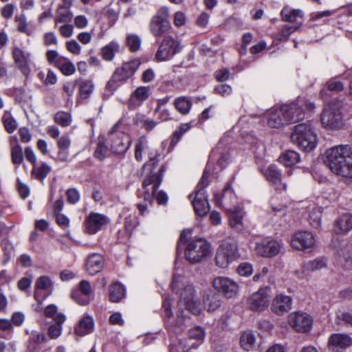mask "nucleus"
I'll return each instance as SVG.
<instances>
[{"instance_id": "f257e3e1", "label": "nucleus", "mask_w": 352, "mask_h": 352, "mask_svg": "<svg viewBox=\"0 0 352 352\" xmlns=\"http://www.w3.org/2000/svg\"><path fill=\"white\" fill-rule=\"evenodd\" d=\"M325 163L338 175L352 177V146L338 145L326 151Z\"/></svg>"}, {"instance_id": "f03ea898", "label": "nucleus", "mask_w": 352, "mask_h": 352, "mask_svg": "<svg viewBox=\"0 0 352 352\" xmlns=\"http://www.w3.org/2000/svg\"><path fill=\"white\" fill-rule=\"evenodd\" d=\"M149 160L146 162L143 168L151 167L148 174L146 175L142 182V188L144 189L143 199L146 201H151L153 194L156 189L159 188L163 180V174L166 171V166H161L157 172L155 171L159 160V155L157 152L150 151L148 153Z\"/></svg>"}, {"instance_id": "7ed1b4c3", "label": "nucleus", "mask_w": 352, "mask_h": 352, "mask_svg": "<svg viewBox=\"0 0 352 352\" xmlns=\"http://www.w3.org/2000/svg\"><path fill=\"white\" fill-rule=\"evenodd\" d=\"M187 233L183 231L179 236V243H184L185 258L190 263H197L206 259L211 252L210 243L202 238L187 239Z\"/></svg>"}, {"instance_id": "20e7f679", "label": "nucleus", "mask_w": 352, "mask_h": 352, "mask_svg": "<svg viewBox=\"0 0 352 352\" xmlns=\"http://www.w3.org/2000/svg\"><path fill=\"white\" fill-rule=\"evenodd\" d=\"M214 199L217 204H222L230 211L228 217L231 227L236 230H241L243 228V212L236 208V198L230 184L225 186L221 199H219L217 194L214 195Z\"/></svg>"}, {"instance_id": "39448f33", "label": "nucleus", "mask_w": 352, "mask_h": 352, "mask_svg": "<svg viewBox=\"0 0 352 352\" xmlns=\"http://www.w3.org/2000/svg\"><path fill=\"white\" fill-rule=\"evenodd\" d=\"M290 138L294 144L305 152L314 150L316 146V135L310 122L294 126Z\"/></svg>"}, {"instance_id": "423d86ee", "label": "nucleus", "mask_w": 352, "mask_h": 352, "mask_svg": "<svg viewBox=\"0 0 352 352\" xmlns=\"http://www.w3.org/2000/svg\"><path fill=\"white\" fill-rule=\"evenodd\" d=\"M315 108L314 102L304 97H298L294 102L282 106L287 124L303 120L304 109L313 111Z\"/></svg>"}, {"instance_id": "0eeeda50", "label": "nucleus", "mask_w": 352, "mask_h": 352, "mask_svg": "<svg viewBox=\"0 0 352 352\" xmlns=\"http://www.w3.org/2000/svg\"><path fill=\"white\" fill-rule=\"evenodd\" d=\"M239 257L237 244L232 239H227L222 241L217 250L215 263L218 267L226 268Z\"/></svg>"}, {"instance_id": "6e6552de", "label": "nucleus", "mask_w": 352, "mask_h": 352, "mask_svg": "<svg viewBox=\"0 0 352 352\" xmlns=\"http://www.w3.org/2000/svg\"><path fill=\"white\" fill-rule=\"evenodd\" d=\"M320 121L324 128L329 130H338L344 125L342 116L334 102L325 107L320 115Z\"/></svg>"}, {"instance_id": "1a4fd4ad", "label": "nucleus", "mask_w": 352, "mask_h": 352, "mask_svg": "<svg viewBox=\"0 0 352 352\" xmlns=\"http://www.w3.org/2000/svg\"><path fill=\"white\" fill-rule=\"evenodd\" d=\"M149 29L152 34L159 38L163 35H169L171 25L168 21V12L167 8H161L152 17Z\"/></svg>"}, {"instance_id": "9d476101", "label": "nucleus", "mask_w": 352, "mask_h": 352, "mask_svg": "<svg viewBox=\"0 0 352 352\" xmlns=\"http://www.w3.org/2000/svg\"><path fill=\"white\" fill-rule=\"evenodd\" d=\"M140 63L138 59L124 63L121 67H118L115 70L111 79L107 82V87L111 89H115L117 83L126 81L135 74Z\"/></svg>"}, {"instance_id": "9b49d317", "label": "nucleus", "mask_w": 352, "mask_h": 352, "mask_svg": "<svg viewBox=\"0 0 352 352\" xmlns=\"http://www.w3.org/2000/svg\"><path fill=\"white\" fill-rule=\"evenodd\" d=\"M181 48L180 44L177 39L170 34L165 35L155 54V58L157 61L169 60L175 54H177Z\"/></svg>"}, {"instance_id": "f8f14e48", "label": "nucleus", "mask_w": 352, "mask_h": 352, "mask_svg": "<svg viewBox=\"0 0 352 352\" xmlns=\"http://www.w3.org/2000/svg\"><path fill=\"white\" fill-rule=\"evenodd\" d=\"M178 305L181 309L184 308L194 315L200 314V303L192 285H188L182 290Z\"/></svg>"}, {"instance_id": "ddd939ff", "label": "nucleus", "mask_w": 352, "mask_h": 352, "mask_svg": "<svg viewBox=\"0 0 352 352\" xmlns=\"http://www.w3.org/2000/svg\"><path fill=\"white\" fill-rule=\"evenodd\" d=\"M213 288L226 298H235L239 289L238 283L226 276H217L212 282Z\"/></svg>"}, {"instance_id": "4468645a", "label": "nucleus", "mask_w": 352, "mask_h": 352, "mask_svg": "<svg viewBox=\"0 0 352 352\" xmlns=\"http://www.w3.org/2000/svg\"><path fill=\"white\" fill-rule=\"evenodd\" d=\"M118 126L115 124L109 133L110 135V149L117 155H123L129 148L131 143L130 138L124 133H116L114 131Z\"/></svg>"}, {"instance_id": "2eb2a0df", "label": "nucleus", "mask_w": 352, "mask_h": 352, "mask_svg": "<svg viewBox=\"0 0 352 352\" xmlns=\"http://www.w3.org/2000/svg\"><path fill=\"white\" fill-rule=\"evenodd\" d=\"M270 288L266 287L253 293L248 299V305L251 310L261 311L266 309L270 301L269 292Z\"/></svg>"}, {"instance_id": "dca6fc26", "label": "nucleus", "mask_w": 352, "mask_h": 352, "mask_svg": "<svg viewBox=\"0 0 352 352\" xmlns=\"http://www.w3.org/2000/svg\"><path fill=\"white\" fill-rule=\"evenodd\" d=\"M289 324L297 332L305 333L311 330L312 318L304 312H294L288 316Z\"/></svg>"}, {"instance_id": "f3484780", "label": "nucleus", "mask_w": 352, "mask_h": 352, "mask_svg": "<svg viewBox=\"0 0 352 352\" xmlns=\"http://www.w3.org/2000/svg\"><path fill=\"white\" fill-rule=\"evenodd\" d=\"M110 222L109 219L104 214L91 212L85 218V231L89 234H95Z\"/></svg>"}, {"instance_id": "a211bd4d", "label": "nucleus", "mask_w": 352, "mask_h": 352, "mask_svg": "<svg viewBox=\"0 0 352 352\" xmlns=\"http://www.w3.org/2000/svg\"><path fill=\"white\" fill-rule=\"evenodd\" d=\"M12 54L17 68L24 76H28L31 72V53L25 52L19 47H14L12 49Z\"/></svg>"}, {"instance_id": "6ab92c4d", "label": "nucleus", "mask_w": 352, "mask_h": 352, "mask_svg": "<svg viewBox=\"0 0 352 352\" xmlns=\"http://www.w3.org/2000/svg\"><path fill=\"white\" fill-rule=\"evenodd\" d=\"M315 244V238L309 232H298L291 239V245L298 250L311 248Z\"/></svg>"}, {"instance_id": "aec40b11", "label": "nucleus", "mask_w": 352, "mask_h": 352, "mask_svg": "<svg viewBox=\"0 0 352 352\" xmlns=\"http://www.w3.org/2000/svg\"><path fill=\"white\" fill-rule=\"evenodd\" d=\"M280 245L278 241L268 239L256 243L255 246L256 252L263 257H272L276 256L280 251Z\"/></svg>"}, {"instance_id": "412c9836", "label": "nucleus", "mask_w": 352, "mask_h": 352, "mask_svg": "<svg viewBox=\"0 0 352 352\" xmlns=\"http://www.w3.org/2000/svg\"><path fill=\"white\" fill-rule=\"evenodd\" d=\"M91 293L92 289L90 283L82 280L78 285V289L72 291L71 295L77 303L80 305H85L89 303Z\"/></svg>"}, {"instance_id": "4be33fe9", "label": "nucleus", "mask_w": 352, "mask_h": 352, "mask_svg": "<svg viewBox=\"0 0 352 352\" xmlns=\"http://www.w3.org/2000/svg\"><path fill=\"white\" fill-rule=\"evenodd\" d=\"M151 94L150 87L140 86L137 87L131 94L128 101V107L130 109H135L146 101Z\"/></svg>"}, {"instance_id": "5701e85b", "label": "nucleus", "mask_w": 352, "mask_h": 352, "mask_svg": "<svg viewBox=\"0 0 352 352\" xmlns=\"http://www.w3.org/2000/svg\"><path fill=\"white\" fill-rule=\"evenodd\" d=\"M192 204L197 215L200 217L206 215L209 212L210 206L206 195V191L203 189L195 190Z\"/></svg>"}, {"instance_id": "b1692460", "label": "nucleus", "mask_w": 352, "mask_h": 352, "mask_svg": "<svg viewBox=\"0 0 352 352\" xmlns=\"http://www.w3.org/2000/svg\"><path fill=\"white\" fill-rule=\"evenodd\" d=\"M292 299L290 296L278 294L272 302L271 310L277 315H283L292 309Z\"/></svg>"}, {"instance_id": "393cba45", "label": "nucleus", "mask_w": 352, "mask_h": 352, "mask_svg": "<svg viewBox=\"0 0 352 352\" xmlns=\"http://www.w3.org/2000/svg\"><path fill=\"white\" fill-rule=\"evenodd\" d=\"M265 178L272 183L278 191H285L287 184L281 181L280 172L274 166L271 165L264 171Z\"/></svg>"}, {"instance_id": "a878e982", "label": "nucleus", "mask_w": 352, "mask_h": 352, "mask_svg": "<svg viewBox=\"0 0 352 352\" xmlns=\"http://www.w3.org/2000/svg\"><path fill=\"white\" fill-rule=\"evenodd\" d=\"M334 232L338 234H345L352 230V214L344 213L337 218L333 225Z\"/></svg>"}, {"instance_id": "bb28decb", "label": "nucleus", "mask_w": 352, "mask_h": 352, "mask_svg": "<svg viewBox=\"0 0 352 352\" xmlns=\"http://www.w3.org/2000/svg\"><path fill=\"white\" fill-rule=\"evenodd\" d=\"M203 302L205 309L208 312H213L221 307V298L219 294L208 291L204 294Z\"/></svg>"}, {"instance_id": "cd10ccee", "label": "nucleus", "mask_w": 352, "mask_h": 352, "mask_svg": "<svg viewBox=\"0 0 352 352\" xmlns=\"http://www.w3.org/2000/svg\"><path fill=\"white\" fill-rule=\"evenodd\" d=\"M280 16L284 21L300 25L303 21L304 14L300 9H291L289 7L285 6L282 9Z\"/></svg>"}, {"instance_id": "c85d7f7f", "label": "nucleus", "mask_w": 352, "mask_h": 352, "mask_svg": "<svg viewBox=\"0 0 352 352\" xmlns=\"http://www.w3.org/2000/svg\"><path fill=\"white\" fill-rule=\"evenodd\" d=\"M104 265V258L99 254H92L87 259L86 269L90 275H95L100 272Z\"/></svg>"}, {"instance_id": "c756f323", "label": "nucleus", "mask_w": 352, "mask_h": 352, "mask_svg": "<svg viewBox=\"0 0 352 352\" xmlns=\"http://www.w3.org/2000/svg\"><path fill=\"white\" fill-rule=\"evenodd\" d=\"M109 300L113 303L120 302L126 297V288L119 282L113 283L109 287Z\"/></svg>"}, {"instance_id": "7c9ffc66", "label": "nucleus", "mask_w": 352, "mask_h": 352, "mask_svg": "<svg viewBox=\"0 0 352 352\" xmlns=\"http://www.w3.org/2000/svg\"><path fill=\"white\" fill-rule=\"evenodd\" d=\"M71 139L67 135L61 136L57 141L58 153L57 160L60 162H67L69 158V149L71 146Z\"/></svg>"}, {"instance_id": "2f4dec72", "label": "nucleus", "mask_w": 352, "mask_h": 352, "mask_svg": "<svg viewBox=\"0 0 352 352\" xmlns=\"http://www.w3.org/2000/svg\"><path fill=\"white\" fill-rule=\"evenodd\" d=\"M267 124L271 128H279L287 124L282 107L280 109H272L268 113Z\"/></svg>"}, {"instance_id": "473e14b6", "label": "nucleus", "mask_w": 352, "mask_h": 352, "mask_svg": "<svg viewBox=\"0 0 352 352\" xmlns=\"http://www.w3.org/2000/svg\"><path fill=\"white\" fill-rule=\"evenodd\" d=\"M94 322L91 316H85L82 317L74 328V332L76 335L83 336L91 333L94 330Z\"/></svg>"}, {"instance_id": "72a5a7b5", "label": "nucleus", "mask_w": 352, "mask_h": 352, "mask_svg": "<svg viewBox=\"0 0 352 352\" xmlns=\"http://www.w3.org/2000/svg\"><path fill=\"white\" fill-rule=\"evenodd\" d=\"M66 317L63 314L58 313L54 318L55 323L49 326L47 334L50 338L52 340L57 339L62 333L63 324L65 322Z\"/></svg>"}, {"instance_id": "f704fd0d", "label": "nucleus", "mask_w": 352, "mask_h": 352, "mask_svg": "<svg viewBox=\"0 0 352 352\" xmlns=\"http://www.w3.org/2000/svg\"><path fill=\"white\" fill-rule=\"evenodd\" d=\"M351 342V338L345 333H333L329 337L328 340L329 346L341 349L349 346Z\"/></svg>"}, {"instance_id": "c9c22d12", "label": "nucleus", "mask_w": 352, "mask_h": 352, "mask_svg": "<svg viewBox=\"0 0 352 352\" xmlns=\"http://www.w3.org/2000/svg\"><path fill=\"white\" fill-rule=\"evenodd\" d=\"M205 337L204 329L197 327L189 331V338L187 345L190 348L197 349L203 342Z\"/></svg>"}, {"instance_id": "e433bc0d", "label": "nucleus", "mask_w": 352, "mask_h": 352, "mask_svg": "<svg viewBox=\"0 0 352 352\" xmlns=\"http://www.w3.org/2000/svg\"><path fill=\"white\" fill-rule=\"evenodd\" d=\"M173 106L180 114L185 116L190 112L192 102L190 97L180 96L174 100Z\"/></svg>"}, {"instance_id": "4c0bfd02", "label": "nucleus", "mask_w": 352, "mask_h": 352, "mask_svg": "<svg viewBox=\"0 0 352 352\" xmlns=\"http://www.w3.org/2000/svg\"><path fill=\"white\" fill-rule=\"evenodd\" d=\"M119 50L120 45L116 41H111L102 48V57L107 61H111L113 59L115 54L119 52Z\"/></svg>"}, {"instance_id": "58836bf2", "label": "nucleus", "mask_w": 352, "mask_h": 352, "mask_svg": "<svg viewBox=\"0 0 352 352\" xmlns=\"http://www.w3.org/2000/svg\"><path fill=\"white\" fill-rule=\"evenodd\" d=\"M278 160L285 166H292L298 162L300 155L297 152L289 150L280 155Z\"/></svg>"}, {"instance_id": "ea45409f", "label": "nucleus", "mask_w": 352, "mask_h": 352, "mask_svg": "<svg viewBox=\"0 0 352 352\" xmlns=\"http://www.w3.org/2000/svg\"><path fill=\"white\" fill-rule=\"evenodd\" d=\"M35 289L43 290L45 292V296H48L52 292L53 283L48 276H40L35 283Z\"/></svg>"}, {"instance_id": "a19ab883", "label": "nucleus", "mask_w": 352, "mask_h": 352, "mask_svg": "<svg viewBox=\"0 0 352 352\" xmlns=\"http://www.w3.org/2000/svg\"><path fill=\"white\" fill-rule=\"evenodd\" d=\"M256 338L254 333L251 331L243 332L240 338V344L245 351L252 350L255 344Z\"/></svg>"}, {"instance_id": "79ce46f5", "label": "nucleus", "mask_w": 352, "mask_h": 352, "mask_svg": "<svg viewBox=\"0 0 352 352\" xmlns=\"http://www.w3.org/2000/svg\"><path fill=\"white\" fill-rule=\"evenodd\" d=\"M326 266L325 262L321 258L309 261L302 265V273L308 274L310 272L320 270Z\"/></svg>"}, {"instance_id": "37998d69", "label": "nucleus", "mask_w": 352, "mask_h": 352, "mask_svg": "<svg viewBox=\"0 0 352 352\" xmlns=\"http://www.w3.org/2000/svg\"><path fill=\"white\" fill-rule=\"evenodd\" d=\"M14 23H16V29L19 32L23 33L28 36H30L32 34V31L29 28L25 14L21 13L19 15H16L14 17Z\"/></svg>"}, {"instance_id": "c03bdc74", "label": "nucleus", "mask_w": 352, "mask_h": 352, "mask_svg": "<svg viewBox=\"0 0 352 352\" xmlns=\"http://www.w3.org/2000/svg\"><path fill=\"white\" fill-rule=\"evenodd\" d=\"M1 120L6 131L9 133H13L17 128V122L9 111L3 112Z\"/></svg>"}, {"instance_id": "a18cd8bd", "label": "nucleus", "mask_w": 352, "mask_h": 352, "mask_svg": "<svg viewBox=\"0 0 352 352\" xmlns=\"http://www.w3.org/2000/svg\"><path fill=\"white\" fill-rule=\"evenodd\" d=\"M149 146L148 140L145 136H141L135 144V158L138 162H142L143 160L142 152L143 151L148 150Z\"/></svg>"}, {"instance_id": "49530a36", "label": "nucleus", "mask_w": 352, "mask_h": 352, "mask_svg": "<svg viewBox=\"0 0 352 352\" xmlns=\"http://www.w3.org/2000/svg\"><path fill=\"white\" fill-rule=\"evenodd\" d=\"M93 155L100 162L109 156V148L102 140H99L97 142Z\"/></svg>"}, {"instance_id": "de8ad7c7", "label": "nucleus", "mask_w": 352, "mask_h": 352, "mask_svg": "<svg viewBox=\"0 0 352 352\" xmlns=\"http://www.w3.org/2000/svg\"><path fill=\"white\" fill-rule=\"evenodd\" d=\"M57 67L65 76H70L76 72L74 64L69 59L64 57L62 61L57 63Z\"/></svg>"}, {"instance_id": "09e8293b", "label": "nucleus", "mask_w": 352, "mask_h": 352, "mask_svg": "<svg viewBox=\"0 0 352 352\" xmlns=\"http://www.w3.org/2000/svg\"><path fill=\"white\" fill-rule=\"evenodd\" d=\"M51 170L52 169L50 166L46 163L43 162L39 166H37L36 164L33 166L32 173L37 179L43 181V179L51 172Z\"/></svg>"}, {"instance_id": "8fccbe9b", "label": "nucleus", "mask_w": 352, "mask_h": 352, "mask_svg": "<svg viewBox=\"0 0 352 352\" xmlns=\"http://www.w3.org/2000/svg\"><path fill=\"white\" fill-rule=\"evenodd\" d=\"M326 85L327 90L322 89L320 92V96L322 98H324L327 95V91L339 92L344 89V85L341 81L336 80V79H331L327 82Z\"/></svg>"}, {"instance_id": "3c124183", "label": "nucleus", "mask_w": 352, "mask_h": 352, "mask_svg": "<svg viewBox=\"0 0 352 352\" xmlns=\"http://www.w3.org/2000/svg\"><path fill=\"white\" fill-rule=\"evenodd\" d=\"M142 40L140 37L135 34H128L126 38V44L131 52H136L140 49Z\"/></svg>"}, {"instance_id": "603ef678", "label": "nucleus", "mask_w": 352, "mask_h": 352, "mask_svg": "<svg viewBox=\"0 0 352 352\" xmlns=\"http://www.w3.org/2000/svg\"><path fill=\"white\" fill-rule=\"evenodd\" d=\"M298 25H285L280 28L279 32L276 38L280 41H286L289 36L298 28Z\"/></svg>"}, {"instance_id": "864d4df0", "label": "nucleus", "mask_w": 352, "mask_h": 352, "mask_svg": "<svg viewBox=\"0 0 352 352\" xmlns=\"http://www.w3.org/2000/svg\"><path fill=\"white\" fill-rule=\"evenodd\" d=\"M23 153L21 146L19 144L11 147V159L15 165H20L23 162Z\"/></svg>"}, {"instance_id": "5fc2aeb1", "label": "nucleus", "mask_w": 352, "mask_h": 352, "mask_svg": "<svg viewBox=\"0 0 352 352\" xmlns=\"http://www.w3.org/2000/svg\"><path fill=\"white\" fill-rule=\"evenodd\" d=\"M25 333L29 336V341L35 344H41L47 341L45 333L34 330L26 329Z\"/></svg>"}, {"instance_id": "6e6d98bb", "label": "nucleus", "mask_w": 352, "mask_h": 352, "mask_svg": "<svg viewBox=\"0 0 352 352\" xmlns=\"http://www.w3.org/2000/svg\"><path fill=\"white\" fill-rule=\"evenodd\" d=\"M54 121L61 126L66 127L72 123V116L69 113L58 111L54 116Z\"/></svg>"}, {"instance_id": "4d7b16f0", "label": "nucleus", "mask_w": 352, "mask_h": 352, "mask_svg": "<svg viewBox=\"0 0 352 352\" xmlns=\"http://www.w3.org/2000/svg\"><path fill=\"white\" fill-rule=\"evenodd\" d=\"M322 217V210L320 208H314L310 212L309 216V221L310 224L314 227L318 228L320 225Z\"/></svg>"}, {"instance_id": "13d9d810", "label": "nucleus", "mask_w": 352, "mask_h": 352, "mask_svg": "<svg viewBox=\"0 0 352 352\" xmlns=\"http://www.w3.org/2000/svg\"><path fill=\"white\" fill-rule=\"evenodd\" d=\"M338 323L352 327V314L345 311H338L336 314Z\"/></svg>"}, {"instance_id": "bf43d9fd", "label": "nucleus", "mask_w": 352, "mask_h": 352, "mask_svg": "<svg viewBox=\"0 0 352 352\" xmlns=\"http://www.w3.org/2000/svg\"><path fill=\"white\" fill-rule=\"evenodd\" d=\"M94 85L90 80H86L82 82L80 87V95L81 98L87 99L89 97L93 92Z\"/></svg>"}, {"instance_id": "052dcab7", "label": "nucleus", "mask_w": 352, "mask_h": 352, "mask_svg": "<svg viewBox=\"0 0 352 352\" xmlns=\"http://www.w3.org/2000/svg\"><path fill=\"white\" fill-rule=\"evenodd\" d=\"M140 221L138 218L135 215H129L126 217L124 221V227L126 230L131 234L134 230L139 226Z\"/></svg>"}, {"instance_id": "680f3d73", "label": "nucleus", "mask_w": 352, "mask_h": 352, "mask_svg": "<svg viewBox=\"0 0 352 352\" xmlns=\"http://www.w3.org/2000/svg\"><path fill=\"white\" fill-rule=\"evenodd\" d=\"M45 56L47 62L55 67L57 66V63L62 61L64 58V56H60L57 51L52 50L46 52Z\"/></svg>"}, {"instance_id": "e2e57ef3", "label": "nucleus", "mask_w": 352, "mask_h": 352, "mask_svg": "<svg viewBox=\"0 0 352 352\" xmlns=\"http://www.w3.org/2000/svg\"><path fill=\"white\" fill-rule=\"evenodd\" d=\"M237 272L241 276H250L253 272L252 265L249 263H242L238 266Z\"/></svg>"}, {"instance_id": "0e129e2a", "label": "nucleus", "mask_w": 352, "mask_h": 352, "mask_svg": "<svg viewBox=\"0 0 352 352\" xmlns=\"http://www.w3.org/2000/svg\"><path fill=\"white\" fill-rule=\"evenodd\" d=\"M67 200L71 204H76L80 199V192L76 188H69L66 191Z\"/></svg>"}, {"instance_id": "69168bd1", "label": "nucleus", "mask_w": 352, "mask_h": 352, "mask_svg": "<svg viewBox=\"0 0 352 352\" xmlns=\"http://www.w3.org/2000/svg\"><path fill=\"white\" fill-rule=\"evenodd\" d=\"M14 96L15 100L20 103L26 102L29 99L28 94L21 87L15 88L14 89Z\"/></svg>"}, {"instance_id": "338daca9", "label": "nucleus", "mask_w": 352, "mask_h": 352, "mask_svg": "<svg viewBox=\"0 0 352 352\" xmlns=\"http://www.w3.org/2000/svg\"><path fill=\"white\" fill-rule=\"evenodd\" d=\"M214 92L223 97H226L232 94V89L229 85L221 84L214 87Z\"/></svg>"}, {"instance_id": "774afa93", "label": "nucleus", "mask_w": 352, "mask_h": 352, "mask_svg": "<svg viewBox=\"0 0 352 352\" xmlns=\"http://www.w3.org/2000/svg\"><path fill=\"white\" fill-rule=\"evenodd\" d=\"M66 49L72 54L78 55L80 54L81 46L76 40L68 41L65 43Z\"/></svg>"}]
</instances>
